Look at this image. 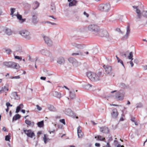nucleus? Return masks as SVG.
I'll list each match as a JSON object with an SVG mask.
<instances>
[{
    "instance_id": "1",
    "label": "nucleus",
    "mask_w": 147,
    "mask_h": 147,
    "mask_svg": "<svg viewBox=\"0 0 147 147\" xmlns=\"http://www.w3.org/2000/svg\"><path fill=\"white\" fill-rule=\"evenodd\" d=\"M102 74V72L100 71H99L97 74L90 72L87 73V76L92 81L96 82L100 80Z\"/></svg>"
},
{
    "instance_id": "2",
    "label": "nucleus",
    "mask_w": 147,
    "mask_h": 147,
    "mask_svg": "<svg viewBox=\"0 0 147 147\" xmlns=\"http://www.w3.org/2000/svg\"><path fill=\"white\" fill-rule=\"evenodd\" d=\"M88 28L89 31L91 32L92 34L95 36L98 34L100 29L98 25L94 24H91L88 25Z\"/></svg>"
},
{
    "instance_id": "3",
    "label": "nucleus",
    "mask_w": 147,
    "mask_h": 147,
    "mask_svg": "<svg viewBox=\"0 0 147 147\" xmlns=\"http://www.w3.org/2000/svg\"><path fill=\"white\" fill-rule=\"evenodd\" d=\"M4 65L8 68L19 69L20 66L18 64L11 61L5 62L3 63Z\"/></svg>"
},
{
    "instance_id": "4",
    "label": "nucleus",
    "mask_w": 147,
    "mask_h": 147,
    "mask_svg": "<svg viewBox=\"0 0 147 147\" xmlns=\"http://www.w3.org/2000/svg\"><path fill=\"white\" fill-rule=\"evenodd\" d=\"M98 9L101 11L108 12L111 9V5L109 3L100 4L98 7Z\"/></svg>"
},
{
    "instance_id": "5",
    "label": "nucleus",
    "mask_w": 147,
    "mask_h": 147,
    "mask_svg": "<svg viewBox=\"0 0 147 147\" xmlns=\"http://www.w3.org/2000/svg\"><path fill=\"white\" fill-rule=\"evenodd\" d=\"M97 36H99L102 37H105L109 38L110 40L111 39V38L109 37V34L107 31L105 30L100 29L98 34Z\"/></svg>"
},
{
    "instance_id": "6",
    "label": "nucleus",
    "mask_w": 147,
    "mask_h": 147,
    "mask_svg": "<svg viewBox=\"0 0 147 147\" xmlns=\"http://www.w3.org/2000/svg\"><path fill=\"white\" fill-rule=\"evenodd\" d=\"M19 34L24 38L28 40L31 38L30 32L27 30H22L19 32Z\"/></svg>"
},
{
    "instance_id": "7",
    "label": "nucleus",
    "mask_w": 147,
    "mask_h": 147,
    "mask_svg": "<svg viewBox=\"0 0 147 147\" xmlns=\"http://www.w3.org/2000/svg\"><path fill=\"white\" fill-rule=\"evenodd\" d=\"M125 92L123 90L119 91L115 95L116 99L119 100H122L124 99Z\"/></svg>"
},
{
    "instance_id": "8",
    "label": "nucleus",
    "mask_w": 147,
    "mask_h": 147,
    "mask_svg": "<svg viewBox=\"0 0 147 147\" xmlns=\"http://www.w3.org/2000/svg\"><path fill=\"white\" fill-rule=\"evenodd\" d=\"M32 16V22L33 24L35 25L38 22V16L37 12L35 11H33L31 13Z\"/></svg>"
},
{
    "instance_id": "9",
    "label": "nucleus",
    "mask_w": 147,
    "mask_h": 147,
    "mask_svg": "<svg viewBox=\"0 0 147 147\" xmlns=\"http://www.w3.org/2000/svg\"><path fill=\"white\" fill-rule=\"evenodd\" d=\"M40 52L42 55L49 57L51 59H54V58L52 54L49 50L46 49H43L40 51Z\"/></svg>"
},
{
    "instance_id": "10",
    "label": "nucleus",
    "mask_w": 147,
    "mask_h": 147,
    "mask_svg": "<svg viewBox=\"0 0 147 147\" xmlns=\"http://www.w3.org/2000/svg\"><path fill=\"white\" fill-rule=\"evenodd\" d=\"M103 67L104 69L106 74H109L110 76L113 75L112 73L113 69L111 66L104 65Z\"/></svg>"
},
{
    "instance_id": "11",
    "label": "nucleus",
    "mask_w": 147,
    "mask_h": 147,
    "mask_svg": "<svg viewBox=\"0 0 147 147\" xmlns=\"http://www.w3.org/2000/svg\"><path fill=\"white\" fill-rule=\"evenodd\" d=\"M42 37L45 42L47 45L49 46H51L52 45V42L49 37L45 35H43Z\"/></svg>"
},
{
    "instance_id": "12",
    "label": "nucleus",
    "mask_w": 147,
    "mask_h": 147,
    "mask_svg": "<svg viewBox=\"0 0 147 147\" xmlns=\"http://www.w3.org/2000/svg\"><path fill=\"white\" fill-rule=\"evenodd\" d=\"M24 131L28 137L30 138H32L35 136L34 132H32L31 129L24 130Z\"/></svg>"
},
{
    "instance_id": "13",
    "label": "nucleus",
    "mask_w": 147,
    "mask_h": 147,
    "mask_svg": "<svg viewBox=\"0 0 147 147\" xmlns=\"http://www.w3.org/2000/svg\"><path fill=\"white\" fill-rule=\"evenodd\" d=\"M100 130L101 132L106 134L109 133V130L107 127L103 126L100 128Z\"/></svg>"
},
{
    "instance_id": "14",
    "label": "nucleus",
    "mask_w": 147,
    "mask_h": 147,
    "mask_svg": "<svg viewBox=\"0 0 147 147\" xmlns=\"http://www.w3.org/2000/svg\"><path fill=\"white\" fill-rule=\"evenodd\" d=\"M11 98L15 100H19L20 96L17 94L16 92H13L11 94Z\"/></svg>"
},
{
    "instance_id": "15",
    "label": "nucleus",
    "mask_w": 147,
    "mask_h": 147,
    "mask_svg": "<svg viewBox=\"0 0 147 147\" xmlns=\"http://www.w3.org/2000/svg\"><path fill=\"white\" fill-rule=\"evenodd\" d=\"M65 113L69 116H74V113L73 111L70 109H65Z\"/></svg>"
},
{
    "instance_id": "16",
    "label": "nucleus",
    "mask_w": 147,
    "mask_h": 147,
    "mask_svg": "<svg viewBox=\"0 0 147 147\" xmlns=\"http://www.w3.org/2000/svg\"><path fill=\"white\" fill-rule=\"evenodd\" d=\"M111 115L113 118H115L117 117L118 115V113L116 109L115 108L113 109V112L111 113Z\"/></svg>"
},
{
    "instance_id": "17",
    "label": "nucleus",
    "mask_w": 147,
    "mask_h": 147,
    "mask_svg": "<svg viewBox=\"0 0 147 147\" xmlns=\"http://www.w3.org/2000/svg\"><path fill=\"white\" fill-rule=\"evenodd\" d=\"M130 26L128 25L127 27V32L125 34L123 38L125 39H127L129 36V34L130 33Z\"/></svg>"
},
{
    "instance_id": "18",
    "label": "nucleus",
    "mask_w": 147,
    "mask_h": 147,
    "mask_svg": "<svg viewBox=\"0 0 147 147\" xmlns=\"http://www.w3.org/2000/svg\"><path fill=\"white\" fill-rule=\"evenodd\" d=\"M9 84H6L0 90V93L2 92H5L8 90Z\"/></svg>"
},
{
    "instance_id": "19",
    "label": "nucleus",
    "mask_w": 147,
    "mask_h": 147,
    "mask_svg": "<svg viewBox=\"0 0 147 147\" xmlns=\"http://www.w3.org/2000/svg\"><path fill=\"white\" fill-rule=\"evenodd\" d=\"M15 15L16 16L18 19L19 20V21L21 23H23V22H24L26 20V19H23L22 18V16L18 14V13L17 15Z\"/></svg>"
},
{
    "instance_id": "20",
    "label": "nucleus",
    "mask_w": 147,
    "mask_h": 147,
    "mask_svg": "<svg viewBox=\"0 0 147 147\" xmlns=\"http://www.w3.org/2000/svg\"><path fill=\"white\" fill-rule=\"evenodd\" d=\"M80 128L81 127L79 126L77 128L78 135L79 138H82L83 135V133L82 132L81 130L80 129Z\"/></svg>"
},
{
    "instance_id": "21",
    "label": "nucleus",
    "mask_w": 147,
    "mask_h": 147,
    "mask_svg": "<svg viewBox=\"0 0 147 147\" xmlns=\"http://www.w3.org/2000/svg\"><path fill=\"white\" fill-rule=\"evenodd\" d=\"M65 62L64 59L62 57H59L57 60V63L59 64H63Z\"/></svg>"
},
{
    "instance_id": "22",
    "label": "nucleus",
    "mask_w": 147,
    "mask_h": 147,
    "mask_svg": "<svg viewBox=\"0 0 147 147\" xmlns=\"http://www.w3.org/2000/svg\"><path fill=\"white\" fill-rule=\"evenodd\" d=\"M4 31L8 35H10L11 34L12 31L11 29L7 28H5L4 30Z\"/></svg>"
},
{
    "instance_id": "23",
    "label": "nucleus",
    "mask_w": 147,
    "mask_h": 147,
    "mask_svg": "<svg viewBox=\"0 0 147 147\" xmlns=\"http://www.w3.org/2000/svg\"><path fill=\"white\" fill-rule=\"evenodd\" d=\"M68 60L70 63H72L74 65L76 66V60L73 57H70L69 58Z\"/></svg>"
},
{
    "instance_id": "24",
    "label": "nucleus",
    "mask_w": 147,
    "mask_h": 147,
    "mask_svg": "<svg viewBox=\"0 0 147 147\" xmlns=\"http://www.w3.org/2000/svg\"><path fill=\"white\" fill-rule=\"evenodd\" d=\"M21 117V116L18 114L15 115L13 117L12 122L19 119Z\"/></svg>"
},
{
    "instance_id": "25",
    "label": "nucleus",
    "mask_w": 147,
    "mask_h": 147,
    "mask_svg": "<svg viewBox=\"0 0 147 147\" xmlns=\"http://www.w3.org/2000/svg\"><path fill=\"white\" fill-rule=\"evenodd\" d=\"M24 107V105L22 103H21L20 105L17 106L16 109V113H18L20 110H21V109H22Z\"/></svg>"
},
{
    "instance_id": "26",
    "label": "nucleus",
    "mask_w": 147,
    "mask_h": 147,
    "mask_svg": "<svg viewBox=\"0 0 147 147\" xmlns=\"http://www.w3.org/2000/svg\"><path fill=\"white\" fill-rule=\"evenodd\" d=\"M53 96L58 98H60L61 97V94L60 92L57 91H55L53 92Z\"/></svg>"
},
{
    "instance_id": "27",
    "label": "nucleus",
    "mask_w": 147,
    "mask_h": 147,
    "mask_svg": "<svg viewBox=\"0 0 147 147\" xmlns=\"http://www.w3.org/2000/svg\"><path fill=\"white\" fill-rule=\"evenodd\" d=\"M69 96L72 99L76 98V96L74 91L69 92Z\"/></svg>"
},
{
    "instance_id": "28",
    "label": "nucleus",
    "mask_w": 147,
    "mask_h": 147,
    "mask_svg": "<svg viewBox=\"0 0 147 147\" xmlns=\"http://www.w3.org/2000/svg\"><path fill=\"white\" fill-rule=\"evenodd\" d=\"M51 12L52 13H55L56 12V7L55 4L52 3L51 5Z\"/></svg>"
},
{
    "instance_id": "29",
    "label": "nucleus",
    "mask_w": 147,
    "mask_h": 147,
    "mask_svg": "<svg viewBox=\"0 0 147 147\" xmlns=\"http://www.w3.org/2000/svg\"><path fill=\"white\" fill-rule=\"evenodd\" d=\"M25 122L26 124L29 125V126H34V122H32L30 121L28 119H26Z\"/></svg>"
},
{
    "instance_id": "30",
    "label": "nucleus",
    "mask_w": 147,
    "mask_h": 147,
    "mask_svg": "<svg viewBox=\"0 0 147 147\" xmlns=\"http://www.w3.org/2000/svg\"><path fill=\"white\" fill-rule=\"evenodd\" d=\"M77 3V1L76 0H73V1L69 2V7H71L73 6L76 5Z\"/></svg>"
},
{
    "instance_id": "31",
    "label": "nucleus",
    "mask_w": 147,
    "mask_h": 147,
    "mask_svg": "<svg viewBox=\"0 0 147 147\" xmlns=\"http://www.w3.org/2000/svg\"><path fill=\"white\" fill-rule=\"evenodd\" d=\"M92 86L91 84H86L83 86V87L86 90H89L90 88H91Z\"/></svg>"
},
{
    "instance_id": "32",
    "label": "nucleus",
    "mask_w": 147,
    "mask_h": 147,
    "mask_svg": "<svg viewBox=\"0 0 147 147\" xmlns=\"http://www.w3.org/2000/svg\"><path fill=\"white\" fill-rule=\"evenodd\" d=\"M37 125L38 127H43L44 125V121L42 120L38 122L37 123Z\"/></svg>"
},
{
    "instance_id": "33",
    "label": "nucleus",
    "mask_w": 147,
    "mask_h": 147,
    "mask_svg": "<svg viewBox=\"0 0 147 147\" xmlns=\"http://www.w3.org/2000/svg\"><path fill=\"white\" fill-rule=\"evenodd\" d=\"M48 109L50 111H56L55 108L52 105H50Z\"/></svg>"
},
{
    "instance_id": "34",
    "label": "nucleus",
    "mask_w": 147,
    "mask_h": 147,
    "mask_svg": "<svg viewBox=\"0 0 147 147\" xmlns=\"http://www.w3.org/2000/svg\"><path fill=\"white\" fill-rule=\"evenodd\" d=\"M133 53L132 52H131L129 53V55L128 56V57L129 59L132 61L133 59Z\"/></svg>"
},
{
    "instance_id": "35",
    "label": "nucleus",
    "mask_w": 147,
    "mask_h": 147,
    "mask_svg": "<svg viewBox=\"0 0 147 147\" xmlns=\"http://www.w3.org/2000/svg\"><path fill=\"white\" fill-rule=\"evenodd\" d=\"M43 140L45 144H46L49 140L50 139L49 138H47L46 134H44V137H43Z\"/></svg>"
},
{
    "instance_id": "36",
    "label": "nucleus",
    "mask_w": 147,
    "mask_h": 147,
    "mask_svg": "<svg viewBox=\"0 0 147 147\" xmlns=\"http://www.w3.org/2000/svg\"><path fill=\"white\" fill-rule=\"evenodd\" d=\"M83 55V53L80 51H78V53H73L72 54V55L73 56L77 55Z\"/></svg>"
},
{
    "instance_id": "37",
    "label": "nucleus",
    "mask_w": 147,
    "mask_h": 147,
    "mask_svg": "<svg viewBox=\"0 0 147 147\" xmlns=\"http://www.w3.org/2000/svg\"><path fill=\"white\" fill-rule=\"evenodd\" d=\"M136 107L137 108H140L142 107L143 106V104L141 102H139L138 103H137L136 105Z\"/></svg>"
},
{
    "instance_id": "38",
    "label": "nucleus",
    "mask_w": 147,
    "mask_h": 147,
    "mask_svg": "<svg viewBox=\"0 0 147 147\" xmlns=\"http://www.w3.org/2000/svg\"><path fill=\"white\" fill-rule=\"evenodd\" d=\"M84 45L81 44H77L76 47L79 49H82L84 47Z\"/></svg>"
},
{
    "instance_id": "39",
    "label": "nucleus",
    "mask_w": 147,
    "mask_h": 147,
    "mask_svg": "<svg viewBox=\"0 0 147 147\" xmlns=\"http://www.w3.org/2000/svg\"><path fill=\"white\" fill-rule=\"evenodd\" d=\"M5 51L6 52V53L8 54H11V53L12 52V51L9 49H5Z\"/></svg>"
},
{
    "instance_id": "40",
    "label": "nucleus",
    "mask_w": 147,
    "mask_h": 147,
    "mask_svg": "<svg viewBox=\"0 0 147 147\" xmlns=\"http://www.w3.org/2000/svg\"><path fill=\"white\" fill-rule=\"evenodd\" d=\"M11 138V136L9 135L6 136H5V140L6 141H9V140Z\"/></svg>"
},
{
    "instance_id": "41",
    "label": "nucleus",
    "mask_w": 147,
    "mask_h": 147,
    "mask_svg": "<svg viewBox=\"0 0 147 147\" xmlns=\"http://www.w3.org/2000/svg\"><path fill=\"white\" fill-rule=\"evenodd\" d=\"M15 9L14 8H11L10 9V11H11V15H12V17L13 16V14L15 12Z\"/></svg>"
},
{
    "instance_id": "42",
    "label": "nucleus",
    "mask_w": 147,
    "mask_h": 147,
    "mask_svg": "<svg viewBox=\"0 0 147 147\" xmlns=\"http://www.w3.org/2000/svg\"><path fill=\"white\" fill-rule=\"evenodd\" d=\"M14 56L15 59H19L20 61H21L22 59V57H19L18 56H15L14 55Z\"/></svg>"
},
{
    "instance_id": "43",
    "label": "nucleus",
    "mask_w": 147,
    "mask_h": 147,
    "mask_svg": "<svg viewBox=\"0 0 147 147\" xmlns=\"http://www.w3.org/2000/svg\"><path fill=\"white\" fill-rule=\"evenodd\" d=\"M143 15L146 17H147V11H144L142 12Z\"/></svg>"
},
{
    "instance_id": "44",
    "label": "nucleus",
    "mask_w": 147,
    "mask_h": 147,
    "mask_svg": "<svg viewBox=\"0 0 147 147\" xmlns=\"http://www.w3.org/2000/svg\"><path fill=\"white\" fill-rule=\"evenodd\" d=\"M6 106L7 107H12L13 105H11L9 102H7L6 103Z\"/></svg>"
},
{
    "instance_id": "45",
    "label": "nucleus",
    "mask_w": 147,
    "mask_h": 147,
    "mask_svg": "<svg viewBox=\"0 0 147 147\" xmlns=\"http://www.w3.org/2000/svg\"><path fill=\"white\" fill-rule=\"evenodd\" d=\"M20 78V77L19 76H11L10 77L11 79H19Z\"/></svg>"
},
{
    "instance_id": "46",
    "label": "nucleus",
    "mask_w": 147,
    "mask_h": 147,
    "mask_svg": "<svg viewBox=\"0 0 147 147\" xmlns=\"http://www.w3.org/2000/svg\"><path fill=\"white\" fill-rule=\"evenodd\" d=\"M98 139H97L98 140L101 141L102 139V137L101 136L98 135L97 136Z\"/></svg>"
},
{
    "instance_id": "47",
    "label": "nucleus",
    "mask_w": 147,
    "mask_h": 147,
    "mask_svg": "<svg viewBox=\"0 0 147 147\" xmlns=\"http://www.w3.org/2000/svg\"><path fill=\"white\" fill-rule=\"evenodd\" d=\"M60 121L63 123V124L65 125V120L64 119H60Z\"/></svg>"
},
{
    "instance_id": "48",
    "label": "nucleus",
    "mask_w": 147,
    "mask_h": 147,
    "mask_svg": "<svg viewBox=\"0 0 147 147\" xmlns=\"http://www.w3.org/2000/svg\"><path fill=\"white\" fill-rule=\"evenodd\" d=\"M109 139L108 140V142H109V143L111 141H112L113 140V138L111 136H110V135L109 136Z\"/></svg>"
},
{
    "instance_id": "49",
    "label": "nucleus",
    "mask_w": 147,
    "mask_h": 147,
    "mask_svg": "<svg viewBox=\"0 0 147 147\" xmlns=\"http://www.w3.org/2000/svg\"><path fill=\"white\" fill-rule=\"evenodd\" d=\"M121 55L122 56H124L125 57H127V55L126 53L124 52L121 53Z\"/></svg>"
},
{
    "instance_id": "50",
    "label": "nucleus",
    "mask_w": 147,
    "mask_h": 147,
    "mask_svg": "<svg viewBox=\"0 0 147 147\" xmlns=\"http://www.w3.org/2000/svg\"><path fill=\"white\" fill-rule=\"evenodd\" d=\"M36 107H37V109L39 111H40L42 110V108L41 107H40L38 105H36Z\"/></svg>"
},
{
    "instance_id": "51",
    "label": "nucleus",
    "mask_w": 147,
    "mask_h": 147,
    "mask_svg": "<svg viewBox=\"0 0 147 147\" xmlns=\"http://www.w3.org/2000/svg\"><path fill=\"white\" fill-rule=\"evenodd\" d=\"M136 13L138 14H139L140 13V10L138 8L136 10Z\"/></svg>"
},
{
    "instance_id": "52",
    "label": "nucleus",
    "mask_w": 147,
    "mask_h": 147,
    "mask_svg": "<svg viewBox=\"0 0 147 147\" xmlns=\"http://www.w3.org/2000/svg\"><path fill=\"white\" fill-rule=\"evenodd\" d=\"M121 86L122 88H125L126 87L125 84L123 83H121Z\"/></svg>"
},
{
    "instance_id": "53",
    "label": "nucleus",
    "mask_w": 147,
    "mask_h": 147,
    "mask_svg": "<svg viewBox=\"0 0 147 147\" xmlns=\"http://www.w3.org/2000/svg\"><path fill=\"white\" fill-rule=\"evenodd\" d=\"M84 15L86 16V17L87 18L89 16V14L88 13H87L85 11L84 12Z\"/></svg>"
},
{
    "instance_id": "54",
    "label": "nucleus",
    "mask_w": 147,
    "mask_h": 147,
    "mask_svg": "<svg viewBox=\"0 0 147 147\" xmlns=\"http://www.w3.org/2000/svg\"><path fill=\"white\" fill-rule=\"evenodd\" d=\"M118 63H120L123 66L125 67V66H124V65L123 64V61H122L121 60V59H120V61H119V62H118Z\"/></svg>"
},
{
    "instance_id": "55",
    "label": "nucleus",
    "mask_w": 147,
    "mask_h": 147,
    "mask_svg": "<svg viewBox=\"0 0 147 147\" xmlns=\"http://www.w3.org/2000/svg\"><path fill=\"white\" fill-rule=\"evenodd\" d=\"M71 45H72L73 46L75 47H76L77 44L76 43L74 42L72 43Z\"/></svg>"
},
{
    "instance_id": "56",
    "label": "nucleus",
    "mask_w": 147,
    "mask_h": 147,
    "mask_svg": "<svg viewBox=\"0 0 147 147\" xmlns=\"http://www.w3.org/2000/svg\"><path fill=\"white\" fill-rule=\"evenodd\" d=\"M78 12V10L77 9H75L73 11V13L74 14H76Z\"/></svg>"
},
{
    "instance_id": "57",
    "label": "nucleus",
    "mask_w": 147,
    "mask_h": 147,
    "mask_svg": "<svg viewBox=\"0 0 147 147\" xmlns=\"http://www.w3.org/2000/svg\"><path fill=\"white\" fill-rule=\"evenodd\" d=\"M46 74L48 75V76H51L52 75V74L50 72H49L48 71H47L46 72Z\"/></svg>"
},
{
    "instance_id": "58",
    "label": "nucleus",
    "mask_w": 147,
    "mask_h": 147,
    "mask_svg": "<svg viewBox=\"0 0 147 147\" xmlns=\"http://www.w3.org/2000/svg\"><path fill=\"white\" fill-rule=\"evenodd\" d=\"M35 4L36 5V8L38 7L39 5V4L38 3V2L37 1H36L35 2Z\"/></svg>"
},
{
    "instance_id": "59",
    "label": "nucleus",
    "mask_w": 147,
    "mask_h": 147,
    "mask_svg": "<svg viewBox=\"0 0 147 147\" xmlns=\"http://www.w3.org/2000/svg\"><path fill=\"white\" fill-rule=\"evenodd\" d=\"M40 79L41 80H46V78L45 77L41 76L40 77Z\"/></svg>"
},
{
    "instance_id": "60",
    "label": "nucleus",
    "mask_w": 147,
    "mask_h": 147,
    "mask_svg": "<svg viewBox=\"0 0 147 147\" xmlns=\"http://www.w3.org/2000/svg\"><path fill=\"white\" fill-rule=\"evenodd\" d=\"M135 118L134 117H131V120L133 122H134L135 121Z\"/></svg>"
},
{
    "instance_id": "61",
    "label": "nucleus",
    "mask_w": 147,
    "mask_h": 147,
    "mask_svg": "<svg viewBox=\"0 0 147 147\" xmlns=\"http://www.w3.org/2000/svg\"><path fill=\"white\" fill-rule=\"evenodd\" d=\"M95 146H96L99 147L100 146V144L99 143H96L95 144Z\"/></svg>"
},
{
    "instance_id": "62",
    "label": "nucleus",
    "mask_w": 147,
    "mask_h": 147,
    "mask_svg": "<svg viewBox=\"0 0 147 147\" xmlns=\"http://www.w3.org/2000/svg\"><path fill=\"white\" fill-rule=\"evenodd\" d=\"M129 63L131 65V67H132L134 66V63L133 62L131 61H130Z\"/></svg>"
},
{
    "instance_id": "63",
    "label": "nucleus",
    "mask_w": 147,
    "mask_h": 147,
    "mask_svg": "<svg viewBox=\"0 0 147 147\" xmlns=\"http://www.w3.org/2000/svg\"><path fill=\"white\" fill-rule=\"evenodd\" d=\"M143 68L144 70L147 69V65H145L143 66Z\"/></svg>"
},
{
    "instance_id": "64",
    "label": "nucleus",
    "mask_w": 147,
    "mask_h": 147,
    "mask_svg": "<svg viewBox=\"0 0 147 147\" xmlns=\"http://www.w3.org/2000/svg\"><path fill=\"white\" fill-rule=\"evenodd\" d=\"M138 18L140 19L141 17V13L139 14H138Z\"/></svg>"
}]
</instances>
